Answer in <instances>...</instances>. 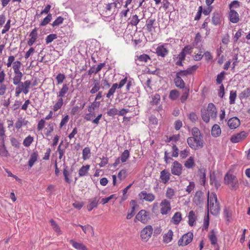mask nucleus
<instances>
[{
  "mask_svg": "<svg viewBox=\"0 0 250 250\" xmlns=\"http://www.w3.org/2000/svg\"><path fill=\"white\" fill-rule=\"evenodd\" d=\"M207 209V213H209L210 210V213L214 216L218 215L220 212V204L217 200V195L214 192H211L210 194L209 192H208Z\"/></svg>",
  "mask_w": 250,
  "mask_h": 250,
  "instance_id": "obj_1",
  "label": "nucleus"
},
{
  "mask_svg": "<svg viewBox=\"0 0 250 250\" xmlns=\"http://www.w3.org/2000/svg\"><path fill=\"white\" fill-rule=\"evenodd\" d=\"M224 184L227 185L230 189L237 190L239 187L238 180L236 176L227 172L224 176Z\"/></svg>",
  "mask_w": 250,
  "mask_h": 250,
  "instance_id": "obj_2",
  "label": "nucleus"
},
{
  "mask_svg": "<svg viewBox=\"0 0 250 250\" xmlns=\"http://www.w3.org/2000/svg\"><path fill=\"white\" fill-rule=\"evenodd\" d=\"M153 228L151 225H147L141 231L140 236L143 241L146 242L151 237Z\"/></svg>",
  "mask_w": 250,
  "mask_h": 250,
  "instance_id": "obj_3",
  "label": "nucleus"
},
{
  "mask_svg": "<svg viewBox=\"0 0 250 250\" xmlns=\"http://www.w3.org/2000/svg\"><path fill=\"white\" fill-rule=\"evenodd\" d=\"M168 43H162L159 44L155 50V53L158 57L165 58L168 54L167 48Z\"/></svg>",
  "mask_w": 250,
  "mask_h": 250,
  "instance_id": "obj_4",
  "label": "nucleus"
},
{
  "mask_svg": "<svg viewBox=\"0 0 250 250\" xmlns=\"http://www.w3.org/2000/svg\"><path fill=\"white\" fill-rule=\"evenodd\" d=\"M160 206V212L162 215H167L171 209L170 202L167 199L162 200Z\"/></svg>",
  "mask_w": 250,
  "mask_h": 250,
  "instance_id": "obj_5",
  "label": "nucleus"
},
{
  "mask_svg": "<svg viewBox=\"0 0 250 250\" xmlns=\"http://www.w3.org/2000/svg\"><path fill=\"white\" fill-rule=\"evenodd\" d=\"M193 237V233L191 232H188L186 234H184L182 237L178 240V244L179 246H186L192 241Z\"/></svg>",
  "mask_w": 250,
  "mask_h": 250,
  "instance_id": "obj_6",
  "label": "nucleus"
},
{
  "mask_svg": "<svg viewBox=\"0 0 250 250\" xmlns=\"http://www.w3.org/2000/svg\"><path fill=\"white\" fill-rule=\"evenodd\" d=\"M135 219L143 224H146L149 219V212L144 209L141 210L136 215Z\"/></svg>",
  "mask_w": 250,
  "mask_h": 250,
  "instance_id": "obj_7",
  "label": "nucleus"
},
{
  "mask_svg": "<svg viewBox=\"0 0 250 250\" xmlns=\"http://www.w3.org/2000/svg\"><path fill=\"white\" fill-rule=\"evenodd\" d=\"M140 199L149 202H152L155 200V196L152 193H147L146 191L143 190L138 194Z\"/></svg>",
  "mask_w": 250,
  "mask_h": 250,
  "instance_id": "obj_8",
  "label": "nucleus"
},
{
  "mask_svg": "<svg viewBox=\"0 0 250 250\" xmlns=\"http://www.w3.org/2000/svg\"><path fill=\"white\" fill-rule=\"evenodd\" d=\"M171 173L174 175L180 176L182 172V165L179 162L175 161L171 167Z\"/></svg>",
  "mask_w": 250,
  "mask_h": 250,
  "instance_id": "obj_9",
  "label": "nucleus"
},
{
  "mask_svg": "<svg viewBox=\"0 0 250 250\" xmlns=\"http://www.w3.org/2000/svg\"><path fill=\"white\" fill-rule=\"evenodd\" d=\"M198 66L194 65L188 67L186 70H180L176 74L180 77H184L192 74L197 69Z\"/></svg>",
  "mask_w": 250,
  "mask_h": 250,
  "instance_id": "obj_10",
  "label": "nucleus"
},
{
  "mask_svg": "<svg viewBox=\"0 0 250 250\" xmlns=\"http://www.w3.org/2000/svg\"><path fill=\"white\" fill-rule=\"evenodd\" d=\"M248 136V133L245 131H243L238 133L234 135H233L230 138V141L233 143H237L244 140Z\"/></svg>",
  "mask_w": 250,
  "mask_h": 250,
  "instance_id": "obj_11",
  "label": "nucleus"
},
{
  "mask_svg": "<svg viewBox=\"0 0 250 250\" xmlns=\"http://www.w3.org/2000/svg\"><path fill=\"white\" fill-rule=\"evenodd\" d=\"M150 60L149 56L146 54H143L139 56L136 55L135 57V63L137 65H141L144 62H146Z\"/></svg>",
  "mask_w": 250,
  "mask_h": 250,
  "instance_id": "obj_12",
  "label": "nucleus"
},
{
  "mask_svg": "<svg viewBox=\"0 0 250 250\" xmlns=\"http://www.w3.org/2000/svg\"><path fill=\"white\" fill-rule=\"evenodd\" d=\"M240 120L236 117H232L229 119L228 121V125L231 129L236 128L240 125Z\"/></svg>",
  "mask_w": 250,
  "mask_h": 250,
  "instance_id": "obj_13",
  "label": "nucleus"
},
{
  "mask_svg": "<svg viewBox=\"0 0 250 250\" xmlns=\"http://www.w3.org/2000/svg\"><path fill=\"white\" fill-rule=\"evenodd\" d=\"M208 111V114L212 119H215L217 116V109L215 105L213 103H209L208 105L207 108L206 109Z\"/></svg>",
  "mask_w": 250,
  "mask_h": 250,
  "instance_id": "obj_14",
  "label": "nucleus"
},
{
  "mask_svg": "<svg viewBox=\"0 0 250 250\" xmlns=\"http://www.w3.org/2000/svg\"><path fill=\"white\" fill-rule=\"evenodd\" d=\"M170 174L167 169H164L161 171L160 179V181L163 184H167L169 180Z\"/></svg>",
  "mask_w": 250,
  "mask_h": 250,
  "instance_id": "obj_15",
  "label": "nucleus"
},
{
  "mask_svg": "<svg viewBox=\"0 0 250 250\" xmlns=\"http://www.w3.org/2000/svg\"><path fill=\"white\" fill-rule=\"evenodd\" d=\"M38 29L35 27L34 28L29 34V37L30 38L28 41L27 44L29 46H32L34 43L36 42L38 37Z\"/></svg>",
  "mask_w": 250,
  "mask_h": 250,
  "instance_id": "obj_16",
  "label": "nucleus"
},
{
  "mask_svg": "<svg viewBox=\"0 0 250 250\" xmlns=\"http://www.w3.org/2000/svg\"><path fill=\"white\" fill-rule=\"evenodd\" d=\"M229 17L230 21L233 23H236L239 21L238 13L233 9H231V10L229 11Z\"/></svg>",
  "mask_w": 250,
  "mask_h": 250,
  "instance_id": "obj_17",
  "label": "nucleus"
},
{
  "mask_svg": "<svg viewBox=\"0 0 250 250\" xmlns=\"http://www.w3.org/2000/svg\"><path fill=\"white\" fill-rule=\"evenodd\" d=\"M101 88V83L98 79H94L93 81V84L89 92L92 94H95L99 91Z\"/></svg>",
  "mask_w": 250,
  "mask_h": 250,
  "instance_id": "obj_18",
  "label": "nucleus"
},
{
  "mask_svg": "<svg viewBox=\"0 0 250 250\" xmlns=\"http://www.w3.org/2000/svg\"><path fill=\"white\" fill-rule=\"evenodd\" d=\"M57 101L53 106V110L54 112L57 111L61 109L64 104L63 97L58 96L57 95Z\"/></svg>",
  "mask_w": 250,
  "mask_h": 250,
  "instance_id": "obj_19",
  "label": "nucleus"
},
{
  "mask_svg": "<svg viewBox=\"0 0 250 250\" xmlns=\"http://www.w3.org/2000/svg\"><path fill=\"white\" fill-rule=\"evenodd\" d=\"M69 242L73 247L77 250H88L87 247L83 243H78L73 239H71Z\"/></svg>",
  "mask_w": 250,
  "mask_h": 250,
  "instance_id": "obj_20",
  "label": "nucleus"
},
{
  "mask_svg": "<svg viewBox=\"0 0 250 250\" xmlns=\"http://www.w3.org/2000/svg\"><path fill=\"white\" fill-rule=\"evenodd\" d=\"M211 22L214 25H220L221 23V15L219 12H214L213 14Z\"/></svg>",
  "mask_w": 250,
  "mask_h": 250,
  "instance_id": "obj_21",
  "label": "nucleus"
},
{
  "mask_svg": "<svg viewBox=\"0 0 250 250\" xmlns=\"http://www.w3.org/2000/svg\"><path fill=\"white\" fill-rule=\"evenodd\" d=\"M39 157L38 152L37 151H33L30 155L29 161L28 166L29 167H32L34 163L37 161Z\"/></svg>",
  "mask_w": 250,
  "mask_h": 250,
  "instance_id": "obj_22",
  "label": "nucleus"
},
{
  "mask_svg": "<svg viewBox=\"0 0 250 250\" xmlns=\"http://www.w3.org/2000/svg\"><path fill=\"white\" fill-rule=\"evenodd\" d=\"M105 63H100L97 66H94L90 68L88 71V74L89 75L94 73L96 74L99 72L102 68L104 66Z\"/></svg>",
  "mask_w": 250,
  "mask_h": 250,
  "instance_id": "obj_23",
  "label": "nucleus"
},
{
  "mask_svg": "<svg viewBox=\"0 0 250 250\" xmlns=\"http://www.w3.org/2000/svg\"><path fill=\"white\" fill-rule=\"evenodd\" d=\"M156 20L155 19H148L146 21V27L147 30L150 32L153 29H154L156 26L155 25Z\"/></svg>",
  "mask_w": 250,
  "mask_h": 250,
  "instance_id": "obj_24",
  "label": "nucleus"
},
{
  "mask_svg": "<svg viewBox=\"0 0 250 250\" xmlns=\"http://www.w3.org/2000/svg\"><path fill=\"white\" fill-rule=\"evenodd\" d=\"M174 82L177 87L180 89H184L185 86V83L181 77L176 74V77L174 79Z\"/></svg>",
  "mask_w": 250,
  "mask_h": 250,
  "instance_id": "obj_25",
  "label": "nucleus"
},
{
  "mask_svg": "<svg viewBox=\"0 0 250 250\" xmlns=\"http://www.w3.org/2000/svg\"><path fill=\"white\" fill-rule=\"evenodd\" d=\"M63 166L64 167L63 170V174L64 177V180L66 183L70 184L71 182V180L69 179L68 176L71 174L73 169L72 168L71 171H69L68 170V167L65 164H63Z\"/></svg>",
  "mask_w": 250,
  "mask_h": 250,
  "instance_id": "obj_26",
  "label": "nucleus"
},
{
  "mask_svg": "<svg viewBox=\"0 0 250 250\" xmlns=\"http://www.w3.org/2000/svg\"><path fill=\"white\" fill-rule=\"evenodd\" d=\"M216 231L214 229H212L209 232L208 237L210 241V243L212 245H215L217 242V238L216 235Z\"/></svg>",
  "mask_w": 250,
  "mask_h": 250,
  "instance_id": "obj_27",
  "label": "nucleus"
},
{
  "mask_svg": "<svg viewBox=\"0 0 250 250\" xmlns=\"http://www.w3.org/2000/svg\"><path fill=\"white\" fill-rule=\"evenodd\" d=\"M9 153L4 144V139H1V144L0 145V155L2 157H7Z\"/></svg>",
  "mask_w": 250,
  "mask_h": 250,
  "instance_id": "obj_28",
  "label": "nucleus"
},
{
  "mask_svg": "<svg viewBox=\"0 0 250 250\" xmlns=\"http://www.w3.org/2000/svg\"><path fill=\"white\" fill-rule=\"evenodd\" d=\"M210 184L218 189L221 186L220 180H218L215 174L210 175Z\"/></svg>",
  "mask_w": 250,
  "mask_h": 250,
  "instance_id": "obj_29",
  "label": "nucleus"
},
{
  "mask_svg": "<svg viewBox=\"0 0 250 250\" xmlns=\"http://www.w3.org/2000/svg\"><path fill=\"white\" fill-rule=\"evenodd\" d=\"M89 169V165H86L85 166H83L78 171L79 177H83L87 175Z\"/></svg>",
  "mask_w": 250,
  "mask_h": 250,
  "instance_id": "obj_30",
  "label": "nucleus"
},
{
  "mask_svg": "<svg viewBox=\"0 0 250 250\" xmlns=\"http://www.w3.org/2000/svg\"><path fill=\"white\" fill-rule=\"evenodd\" d=\"M173 235V231L171 229H169L168 231L165 233L163 236V242L165 243H168L172 240V236Z\"/></svg>",
  "mask_w": 250,
  "mask_h": 250,
  "instance_id": "obj_31",
  "label": "nucleus"
},
{
  "mask_svg": "<svg viewBox=\"0 0 250 250\" xmlns=\"http://www.w3.org/2000/svg\"><path fill=\"white\" fill-rule=\"evenodd\" d=\"M186 56L182 53H180L177 57L174 58V60L176 61L175 64L180 66H183V62L185 60Z\"/></svg>",
  "mask_w": 250,
  "mask_h": 250,
  "instance_id": "obj_32",
  "label": "nucleus"
},
{
  "mask_svg": "<svg viewBox=\"0 0 250 250\" xmlns=\"http://www.w3.org/2000/svg\"><path fill=\"white\" fill-rule=\"evenodd\" d=\"M221 130L219 125H214L211 129V135L213 137H217L220 135Z\"/></svg>",
  "mask_w": 250,
  "mask_h": 250,
  "instance_id": "obj_33",
  "label": "nucleus"
},
{
  "mask_svg": "<svg viewBox=\"0 0 250 250\" xmlns=\"http://www.w3.org/2000/svg\"><path fill=\"white\" fill-rule=\"evenodd\" d=\"M182 220V214L180 212H176L174 213L171 219V222L174 225H178Z\"/></svg>",
  "mask_w": 250,
  "mask_h": 250,
  "instance_id": "obj_34",
  "label": "nucleus"
},
{
  "mask_svg": "<svg viewBox=\"0 0 250 250\" xmlns=\"http://www.w3.org/2000/svg\"><path fill=\"white\" fill-rule=\"evenodd\" d=\"M201 115L202 119L204 122L206 123H208L209 122L210 118L211 117L206 109H202L201 110Z\"/></svg>",
  "mask_w": 250,
  "mask_h": 250,
  "instance_id": "obj_35",
  "label": "nucleus"
},
{
  "mask_svg": "<svg viewBox=\"0 0 250 250\" xmlns=\"http://www.w3.org/2000/svg\"><path fill=\"white\" fill-rule=\"evenodd\" d=\"M193 141L196 143L197 148H202L203 146V137L202 135H199L192 137Z\"/></svg>",
  "mask_w": 250,
  "mask_h": 250,
  "instance_id": "obj_36",
  "label": "nucleus"
},
{
  "mask_svg": "<svg viewBox=\"0 0 250 250\" xmlns=\"http://www.w3.org/2000/svg\"><path fill=\"white\" fill-rule=\"evenodd\" d=\"M68 89L69 88L68 85L66 84H63L59 91L57 92V95L58 96L64 98L65 94L68 91Z\"/></svg>",
  "mask_w": 250,
  "mask_h": 250,
  "instance_id": "obj_37",
  "label": "nucleus"
},
{
  "mask_svg": "<svg viewBox=\"0 0 250 250\" xmlns=\"http://www.w3.org/2000/svg\"><path fill=\"white\" fill-rule=\"evenodd\" d=\"M250 96V88H247L242 91L239 95V98L241 100H246Z\"/></svg>",
  "mask_w": 250,
  "mask_h": 250,
  "instance_id": "obj_38",
  "label": "nucleus"
},
{
  "mask_svg": "<svg viewBox=\"0 0 250 250\" xmlns=\"http://www.w3.org/2000/svg\"><path fill=\"white\" fill-rule=\"evenodd\" d=\"M15 76L13 78V84L15 85L21 84V80L23 77L22 73H14Z\"/></svg>",
  "mask_w": 250,
  "mask_h": 250,
  "instance_id": "obj_39",
  "label": "nucleus"
},
{
  "mask_svg": "<svg viewBox=\"0 0 250 250\" xmlns=\"http://www.w3.org/2000/svg\"><path fill=\"white\" fill-rule=\"evenodd\" d=\"M175 190L174 189L168 187L166 192V197L168 199H172L175 196Z\"/></svg>",
  "mask_w": 250,
  "mask_h": 250,
  "instance_id": "obj_40",
  "label": "nucleus"
},
{
  "mask_svg": "<svg viewBox=\"0 0 250 250\" xmlns=\"http://www.w3.org/2000/svg\"><path fill=\"white\" fill-rule=\"evenodd\" d=\"M27 121L25 119L20 118L18 119L15 123V127L17 129H19L22 126L26 125L27 124Z\"/></svg>",
  "mask_w": 250,
  "mask_h": 250,
  "instance_id": "obj_41",
  "label": "nucleus"
},
{
  "mask_svg": "<svg viewBox=\"0 0 250 250\" xmlns=\"http://www.w3.org/2000/svg\"><path fill=\"white\" fill-rule=\"evenodd\" d=\"M117 89H118L117 87V83H115L113 84L111 87L109 89L107 93L106 94V98H107L108 99H111V98L112 97Z\"/></svg>",
  "mask_w": 250,
  "mask_h": 250,
  "instance_id": "obj_42",
  "label": "nucleus"
},
{
  "mask_svg": "<svg viewBox=\"0 0 250 250\" xmlns=\"http://www.w3.org/2000/svg\"><path fill=\"white\" fill-rule=\"evenodd\" d=\"M21 63L20 61H17L13 63V68L14 70V73H22L20 69L21 66Z\"/></svg>",
  "mask_w": 250,
  "mask_h": 250,
  "instance_id": "obj_43",
  "label": "nucleus"
},
{
  "mask_svg": "<svg viewBox=\"0 0 250 250\" xmlns=\"http://www.w3.org/2000/svg\"><path fill=\"white\" fill-rule=\"evenodd\" d=\"M206 170L205 168H201L199 170L200 180L201 184L204 185L206 182Z\"/></svg>",
  "mask_w": 250,
  "mask_h": 250,
  "instance_id": "obj_44",
  "label": "nucleus"
},
{
  "mask_svg": "<svg viewBox=\"0 0 250 250\" xmlns=\"http://www.w3.org/2000/svg\"><path fill=\"white\" fill-rule=\"evenodd\" d=\"M129 151L127 149H125L121 154L120 159L122 163H125L129 157Z\"/></svg>",
  "mask_w": 250,
  "mask_h": 250,
  "instance_id": "obj_45",
  "label": "nucleus"
},
{
  "mask_svg": "<svg viewBox=\"0 0 250 250\" xmlns=\"http://www.w3.org/2000/svg\"><path fill=\"white\" fill-rule=\"evenodd\" d=\"M179 95V91L176 89H173L170 91L169 98L171 100L174 101L178 99Z\"/></svg>",
  "mask_w": 250,
  "mask_h": 250,
  "instance_id": "obj_46",
  "label": "nucleus"
},
{
  "mask_svg": "<svg viewBox=\"0 0 250 250\" xmlns=\"http://www.w3.org/2000/svg\"><path fill=\"white\" fill-rule=\"evenodd\" d=\"M129 21L128 23L132 25L136 26L140 21V19L137 15H134L130 17L129 19Z\"/></svg>",
  "mask_w": 250,
  "mask_h": 250,
  "instance_id": "obj_47",
  "label": "nucleus"
},
{
  "mask_svg": "<svg viewBox=\"0 0 250 250\" xmlns=\"http://www.w3.org/2000/svg\"><path fill=\"white\" fill-rule=\"evenodd\" d=\"M98 204V201L95 198L90 201V203L87 205V208L89 211H91L94 208H97Z\"/></svg>",
  "mask_w": 250,
  "mask_h": 250,
  "instance_id": "obj_48",
  "label": "nucleus"
},
{
  "mask_svg": "<svg viewBox=\"0 0 250 250\" xmlns=\"http://www.w3.org/2000/svg\"><path fill=\"white\" fill-rule=\"evenodd\" d=\"M185 167L187 168H191L194 165V159L192 157H190L185 162Z\"/></svg>",
  "mask_w": 250,
  "mask_h": 250,
  "instance_id": "obj_49",
  "label": "nucleus"
},
{
  "mask_svg": "<svg viewBox=\"0 0 250 250\" xmlns=\"http://www.w3.org/2000/svg\"><path fill=\"white\" fill-rule=\"evenodd\" d=\"M188 224L190 226H193L195 221V214L193 211L191 210L188 214Z\"/></svg>",
  "mask_w": 250,
  "mask_h": 250,
  "instance_id": "obj_50",
  "label": "nucleus"
},
{
  "mask_svg": "<svg viewBox=\"0 0 250 250\" xmlns=\"http://www.w3.org/2000/svg\"><path fill=\"white\" fill-rule=\"evenodd\" d=\"M34 141V138L30 135L26 137L23 141V145L25 147H29Z\"/></svg>",
  "mask_w": 250,
  "mask_h": 250,
  "instance_id": "obj_51",
  "label": "nucleus"
},
{
  "mask_svg": "<svg viewBox=\"0 0 250 250\" xmlns=\"http://www.w3.org/2000/svg\"><path fill=\"white\" fill-rule=\"evenodd\" d=\"M83 159L84 160L89 158L90 154V149L89 147H85L83 150Z\"/></svg>",
  "mask_w": 250,
  "mask_h": 250,
  "instance_id": "obj_52",
  "label": "nucleus"
},
{
  "mask_svg": "<svg viewBox=\"0 0 250 250\" xmlns=\"http://www.w3.org/2000/svg\"><path fill=\"white\" fill-rule=\"evenodd\" d=\"M232 211L229 208L226 207L224 209V216L225 219L227 221H229L231 217Z\"/></svg>",
  "mask_w": 250,
  "mask_h": 250,
  "instance_id": "obj_53",
  "label": "nucleus"
},
{
  "mask_svg": "<svg viewBox=\"0 0 250 250\" xmlns=\"http://www.w3.org/2000/svg\"><path fill=\"white\" fill-rule=\"evenodd\" d=\"M64 18L62 16L58 17L52 23L51 25L53 27H57L62 24L63 22Z\"/></svg>",
  "mask_w": 250,
  "mask_h": 250,
  "instance_id": "obj_54",
  "label": "nucleus"
},
{
  "mask_svg": "<svg viewBox=\"0 0 250 250\" xmlns=\"http://www.w3.org/2000/svg\"><path fill=\"white\" fill-rule=\"evenodd\" d=\"M52 14L50 13L48 14L47 16L41 22L40 25L42 26H45L49 23L52 20Z\"/></svg>",
  "mask_w": 250,
  "mask_h": 250,
  "instance_id": "obj_55",
  "label": "nucleus"
},
{
  "mask_svg": "<svg viewBox=\"0 0 250 250\" xmlns=\"http://www.w3.org/2000/svg\"><path fill=\"white\" fill-rule=\"evenodd\" d=\"M50 224L51 226L53 227L54 230L58 234H60L62 233V231L59 227V226L57 225V224L56 223V222L53 220L51 219L50 221Z\"/></svg>",
  "mask_w": 250,
  "mask_h": 250,
  "instance_id": "obj_56",
  "label": "nucleus"
},
{
  "mask_svg": "<svg viewBox=\"0 0 250 250\" xmlns=\"http://www.w3.org/2000/svg\"><path fill=\"white\" fill-rule=\"evenodd\" d=\"M237 96L236 91L231 90L229 94V104H233L235 103V99Z\"/></svg>",
  "mask_w": 250,
  "mask_h": 250,
  "instance_id": "obj_57",
  "label": "nucleus"
},
{
  "mask_svg": "<svg viewBox=\"0 0 250 250\" xmlns=\"http://www.w3.org/2000/svg\"><path fill=\"white\" fill-rule=\"evenodd\" d=\"M192 47L189 45H186L181 50V53L186 56L187 55H190L191 53V50Z\"/></svg>",
  "mask_w": 250,
  "mask_h": 250,
  "instance_id": "obj_58",
  "label": "nucleus"
},
{
  "mask_svg": "<svg viewBox=\"0 0 250 250\" xmlns=\"http://www.w3.org/2000/svg\"><path fill=\"white\" fill-rule=\"evenodd\" d=\"M57 38V35L56 34H50L48 35L45 39L46 44H48Z\"/></svg>",
  "mask_w": 250,
  "mask_h": 250,
  "instance_id": "obj_59",
  "label": "nucleus"
},
{
  "mask_svg": "<svg viewBox=\"0 0 250 250\" xmlns=\"http://www.w3.org/2000/svg\"><path fill=\"white\" fill-rule=\"evenodd\" d=\"M189 90L188 88H186L184 90V91L180 98L181 102L182 103H184L187 100L189 95Z\"/></svg>",
  "mask_w": 250,
  "mask_h": 250,
  "instance_id": "obj_60",
  "label": "nucleus"
},
{
  "mask_svg": "<svg viewBox=\"0 0 250 250\" xmlns=\"http://www.w3.org/2000/svg\"><path fill=\"white\" fill-rule=\"evenodd\" d=\"M187 143L189 147L195 150L198 149L197 145H196V143L193 141V139H192V137H188L187 139Z\"/></svg>",
  "mask_w": 250,
  "mask_h": 250,
  "instance_id": "obj_61",
  "label": "nucleus"
},
{
  "mask_svg": "<svg viewBox=\"0 0 250 250\" xmlns=\"http://www.w3.org/2000/svg\"><path fill=\"white\" fill-rule=\"evenodd\" d=\"M56 79L57 82V84H61L65 79V76L64 74L60 73L57 75Z\"/></svg>",
  "mask_w": 250,
  "mask_h": 250,
  "instance_id": "obj_62",
  "label": "nucleus"
},
{
  "mask_svg": "<svg viewBox=\"0 0 250 250\" xmlns=\"http://www.w3.org/2000/svg\"><path fill=\"white\" fill-rule=\"evenodd\" d=\"M225 74V71H222L219 74H218L216 78V83L218 84H221L222 83V81L224 78V75Z\"/></svg>",
  "mask_w": 250,
  "mask_h": 250,
  "instance_id": "obj_63",
  "label": "nucleus"
},
{
  "mask_svg": "<svg viewBox=\"0 0 250 250\" xmlns=\"http://www.w3.org/2000/svg\"><path fill=\"white\" fill-rule=\"evenodd\" d=\"M188 119L189 120L193 123H195L197 121L198 117L195 112H192L190 113L188 115Z\"/></svg>",
  "mask_w": 250,
  "mask_h": 250,
  "instance_id": "obj_64",
  "label": "nucleus"
}]
</instances>
